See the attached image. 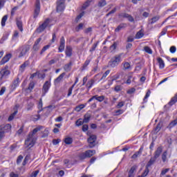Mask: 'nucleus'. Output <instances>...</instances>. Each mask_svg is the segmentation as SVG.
<instances>
[{
  "label": "nucleus",
  "instance_id": "19",
  "mask_svg": "<svg viewBox=\"0 0 177 177\" xmlns=\"http://www.w3.org/2000/svg\"><path fill=\"white\" fill-rule=\"evenodd\" d=\"M91 117H92V115H91V113H87L84 115V118L83 120V122L85 124H88V122H89L90 120H91Z\"/></svg>",
  "mask_w": 177,
  "mask_h": 177
},
{
  "label": "nucleus",
  "instance_id": "34",
  "mask_svg": "<svg viewBox=\"0 0 177 177\" xmlns=\"http://www.w3.org/2000/svg\"><path fill=\"white\" fill-rule=\"evenodd\" d=\"M110 74V70H107L102 76V77L100 79L98 82H100V81H103Z\"/></svg>",
  "mask_w": 177,
  "mask_h": 177
},
{
  "label": "nucleus",
  "instance_id": "2",
  "mask_svg": "<svg viewBox=\"0 0 177 177\" xmlns=\"http://www.w3.org/2000/svg\"><path fill=\"white\" fill-rule=\"evenodd\" d=\"M122 56H124V53H120L113 56L108 63L109 67L115 68L122 62Z\"/></svg>",
  "mask_w": 177,
  "mask_h": 177
},
{
  "label": "nucleus",
  "instance_id": "49",
  "mask_svg": "<svg viewBox=\"0 0 177 177\" xmlns=\"http://www.w3.org/2000/svg\"><path fill=\"white\" fill-rule=\"evenodd\" d=\"M42 99H40L39 104H38V109H39V111L38 113H41V111H42Z\"/></svg>",
  "mask_w": 177,
  "mask_h": 177
},
{
  "label": "nucleus",
  "instance_id": "35",
  "mask_svg": "<svg viewBox=\"0 0 177 177\" xmlns=\"http://www.w3.org/2000/svg\"><path fill=\"white\" fill-rule=\"evenodd\" d=\"M149 172H150V170L149 169V167L147 166H146L144 172L141 175V177H146V176H147V175H149Z\"/></svg>",
  "mask_w": 177,
  "mask_h": 177
},
{
  "label": "nucleus",
  "instance_id": "20",
  "mask_svg": "<svg viewBox=\"0 0 177 177\" xmlns=\"http://www.w3.org/2000/svg\"><path fill=\"white\" fill-rule=\"evenodd\" d=\"M160 20V16L157 15L155 17H153L151 19H149V24H154L155 23H157Z\"/></svg>",
  "mask_w": 177,
  "mask_h": 177
},
{
  "label": "nucleus",
  "instance_id": "13",
  "mask_svg": "<svg viewBox=\"0 0 177 177\" xmlns=\"http://www.w3.org/2000/svg\"><path fill=\"white\" fill-rule=\"evenodd\" d=\"M30 66V62L26 61L24 64H22L19 66V71L20 73H24V70H26V67H28Z\"/></svg>",
  "mask_w": 177,
  "mask_h": 177
},
{
  "label": "nucleus",
  "instance_id": "9",
  "mask_svg": "<svg viewBox=\"0 0 177 177\" xmlns=\"http://www.w3.org/2000/svg\"><path fill=\"white\" fill-rule=\"evenodd\" d=\"M66 46V40L64 39V37H62L59 41V46L58 48V52L62 53L64 50V48Z\"/></svg>",
  "mask_w": 177,
  "mask_h": 177
},
{
  "label": "nucleus",
  "instance_id": "60",
  "mask_svg": "<svg viewBox=\"0 0 177 177\" xmlns=\"http://www.w3.org/2000/svg\"><path fill=\"white\" fill-rule=\"evenodd\" d=\"M83 132H86V131H88V129H89V127L88 126V124H84L82 126V128Z\"/></svg>",
  "mask_w": 177,
  "mask_h": 177
},
{
  "label": "nucleus",
  "instance_id": "6",
  "mask_svg": "<svg viewBox=\"0 0 177 177\" xmlns=\"http://www.w3.org/2000/svg\"><path fill=\"white\" fill-rule=\"evenodd\" d=\"M30 50V46L25 45L22 46L19 48V57H23V56H25V55Z\"/></svg>",
  "mask_w": 177,
  "mask_h": 177
},
{
  "label": "nucleus",
  "instance_id": "38",
  "mask_svg": "<svg viewBox=\"0 0 177 177\" xmlns=\"http://www.w3.org/2000/svg\"><path fill=\"white\" fill-rule=\"evenodd\" d=\"M177 125V118L175 119L174 120L171 121L169 124V128H174V127H176Z\"/></svg>",
  "mask_w": 177,
  "mask_h": 177
},
{
  "label": "nucleus",
  "instance_id": "31",
  "mask_svg": "<svg viewBox=\"0 0 177 177\" xmlns=\"http://www.w3.org/2000/svg\"><path fill=\"white\" fill-rule=\"evenodd\" d=\"M135 171H136V166H133L131 167V168L130 169L129 171V176L131 177H133L134 174L133 172H135Z\"/></svg>",
  "mask_w": 177,
  "mask_h": 177
},
{
  "label": "nucleus",
  "instance_id": "5",
  "mask_svg": "<svg viewBox=\"0 0 177 177\" xmlns=\"http://www.w3.org/2000/svg\"><path fill=\"white\" fill-rule=\"evenodd\" d=\"M40 12H41L40 0H36L35 8L34 15H33L34 19H37L38 17V15H39Z\"/></svg>",
  "mask_w": 177,
  "mask_h": 177
},
{
  "label": "nucleus",
  "instance_id": "16",
  "mask_svg": "<svg viewBox=\"0 0 177 177\" xmlns=\"http://www.w3.org/2000/svg\"><path fill=\"white\" fill-rule=\"evenodd\" d=\"M157 62L159 64V68L162 70V68H164V67H165V63L164 62V60L161 57H158Z\"/></svg>",
  "mask_w": 177,
  "mask_h": 177
},
{
  "label": "nucleus",
  "instance_id": "12",
  "mask_svg": "<svg viewBox=\"0 0 177 177\" xmlns=\"http://www.w3.org/2000/svg\"><path fill=\"white\" fill-rule=\"evenodd\" d=\"M161 153H162V147H158L153 153V157L158 158L161 156Z\"/></svg>",
  "mask_w": 177,
  "mask_h": 177
},
{
  "label": "nucleus",
  "instance_id": "21",
  "mask_svg": "<svg viewBox=\"0 0 177 177\" xmlns=\"http://www.w3.org/2000/svg\"><path fill=\"white\" fill-rule=\"evenodd\" d=\"M86 156L87 158H90V157H92V156L96 154V151L95 150H87L85 151Z\"/></svg>",
  "mask_w": 177,
  "mask_h": 177
},
{
  "label": "nucleus",
  "instance_id": "26",
  "mask_svg": "<svg viewBox=\"0 0 177 177\" xmlns=\"http://www.w3.org/2000/svg\"><path fill=\"white\" fill-rule=\"evenodd\" d=\"M92 2H93V0H87L82 6V9L84 10H85V9H86V8H88V6H91V3H92Z\"/></svg>",
  "mask_w": 177,
  "mask_h": 177
},
{
  "label": "nucleus",
  "instance_id": "43",
  "mask_svg": "<svg viewBox=\"0 0 177 177\" xmlns=\"http://www.w3.org/2000/svg\"><path fill=\"white\" fill-rule=\"evenodd\" d=\"M35 86V84L34 83V82H31L28 87V91H32L34 89Z\"/></svg>",
  "mask_w": 177,
  "mask_h": 177
},
{
  "label": "nucleus",
  "instance_id": "25",
  "mask_svg": "<svg viewBox=\"0 0 177 177\" xmlns=\"http://www.w3.org/2000/svg\"><path fill=\"white\" fill-rule=\"evenodd\" d=\"M71 66H73V62H70L68 64H66L64 66V71L68 72L71 70Z\"/></svg>",
  "mask_w": 177,
  "mask_h": 177
},
{
  "label": "nucleus",
  "instance_id": "40",
  "mask_svg": "<svg viewBox=\"0 0 177 177\" xmlns=\"http://www.w3.org/2000/svg\"><path fill=\"white\" fill-rule=\"evenodd\" d=\"M49 48H50V44H48V45L44 46L40 52V55H43L46 50H48V49H49Z\"/></svg>",
  "mask_w": 177,
  "mask_h": 177
},
{
  "label": "nucleus",
  "instance_id": "54",
  "mask_svg": "<svg viewBox=\"0 0 177 177\" xmlns=\"http://www.w3.org/2000/svg\"><path fill=\"white\" fill-rule=\"evenodd\" d=\"M23 156L21 155H19L18 157H17V165H19V164H20L21 162V161H23Z\"/></svg>",
  "mask_w": 177,
  "mask_h": 177
},
{
  "label": "nucleus",
  "instance_id": "17",
  "mask_svg": "<svg viewBox=\"0 0 177 177\" xmlns=\"http://www.w3.org/2000/svg\"><path fill=\"white\" fill-rule=\"evenodd\" d=\"M19 84H20V78L17 77L16 80L13 81L12 84L11 86L13 90L16 89L17 86H19Z\"/></svg>",
  "mask_w": 177,
  "mask_h": 177
},
{
  "label": "nucleus",
  "instance_id": "28",
  "mask_svg": "<svg viewBox=\"0 0 177 177\" xmlns=\"http://www.w3.org/2000/svg\"><path fill=\"white\" fill-rule=\"evenodd\" d=\"M107 5V1L106 0H100L97 3L98 8H104Z\"/></svg>",
  "mask_w": 177,
  "mask_h": 177
},
{
  "label": "nucleus",
  "instance_id": "33",
  "mask_svg": "<svg viewBox=\"0 0 177 177\" xmlns=\"http://www.w3.org/2000/svg\"><path fill=\"white\" fill-rule=\"evenodd\" d=\"M17 26L19 28V30L23 32V22L20 20L17 21Z\"/></svg>",
  "mask_w": 177,
  "mask_h": 177
},
{
  "label": "nucleus",
  "instance_id": "37",
  "mask_svg": "<svg viewBox=\"0 0 177 177\" xmlns=\"http://www.w3.org/2000/svg\"><path fill=\"white\" fill-rule=\"evenodd\" d=\"M93 84H95V80H91L88 81L86 84L88 89H91V88H92V86H93Z\"/></svg>",
  "mask_w": 177,
  "mask_h": 177
},
{
  "label": "nucleus",
  "instance_id": "61",
  "mask_svg": "<svg viewBox=\"0 0 177 177\" xmlns=\"http://www.w3.org/2000/svg\"><path fill=\"white\" fill-rule=\"evenodd\" d=\"M3 138H5V133L2 131V129L0 127V140H2Z\"/></svg>",
  "mask_w": 177,
  "mask_h": 177
},
{
  "label": "nucleus",
  "instance_id": "1",
  "mask_svg": "<svg viewBox=\"0 0 177 177\" xmlns=\"http://www.w3.org/2000/svg\"><path fill=\"white\" fill-rule=\"evenodd\" d=\"M41 129H44V127L38 126L37 127L33 129L32 132H30L28 134V138L25 141V145L28 147H32V146L35 145V141L34 140V135H35L37 132H39V131H41Z\"/></svg>",
  "mask_w": 177,
  "mask_h": 177
},
{
  "label": "nucleus",
  "instance_id": "46",
  "mask_svg": "<svg viewBox=\"0 0 177 177\" xmlns=\"http://www.w3.org/2000/svg\"><path fill=\"white\" fill-rule=\"evenodd\" d=\"M66 145H71L73 143V138H66L64 140Z\"/></svg>",
  "mask_w": 177,
  "mask_h": 177
},
{
  "label": "nucleus",
  "instance_id": "44",
  "mask_svg": "<svg viewBox=\"0 0 177 177\" xmlns=\"http://www.w3.org/2000/svg\"><path fill=\"white\" fill-rule=\"evenodd\" d=\"M132 74H129L127 75V80L126 82V84H127L128 85H129V84H131L132 82Z\"/></svg>",
  "mask_w": 177,
  "mask_h": 177
},
{
  "label": "nucleus",
  "instance_id": "64",
  "mask_svg": "<svg viewBox=\"0 0 177 177\" xmlns=\"http://www.w3.org/2000/svg\"><path fill=\"white\" fill-rule=\"evenodd\" d=\"M10 177H19V174L12 171L11 173H10Z\"/></svg>",
  "mask_w": 177,
  "mask_h": 177
},
{
  "label": "nucleus",
  "instance_id": "39",
  "mask_svg": "<svg viewBox=\"0 0 177 177\" xmlns=\"http://www.w3.org/2000/svg\"><path fill=\"white\" fill-rule=\"evenodd\" d=\"M8 20V15H4L1 19V26L2 27H5V24L6 21Z\"/></svg>",
  "mask_w": 177,
  "mask_h": 177
},
{
  "label": "nucleus",
  "instance_id": "48",
  "mask_svg": "<svg viewBox=\"0 0 177 177\" xmlns=\"http://www.w3.org/2000/svg\"><path fill=\"white\" fill-rule=\"evenodd\" d=\"M48 136H49V130H48V129H46L44 132H43V135H42V138H48Z\"/></svg>",
  "mask_w": 177,
  "mask_h": 177
},
{
  "label": "nucleus",
  "instance_id": "52",
  "mask_svg": "<svg viewBox=\"0 0 177 177\" xmlns=\"http://www.w3.org/2000/svg\"><path fill=\"white\" fill-rule=\"evenodd\" d=\"M84 15H85L84 12H81L79 15H77V17H76L75 21L77 22L80 21V19H81L82 18V17L84 16Z\"/></svg>",
  "mask_w": 177,
  "mask_h": 177
},
{
  "label": "nucleus",
  "instance_id": "32",
  "mask_svg": "<svg viewBox=\"0 0 177 177\" xmlns=\"http://www.w3.org/2000/svg\"><path fill=\"white\" fill-rule=\"evenodd\" d=\"M18 111L17 110L15 111L14 113H12L9 117H8V121H13L15 120V117H16V115L17 114Z\"/></svg>",
  "mask_w": 177,
  "mask_h": 177
},
{
  "label": "nucleus",
  "instance_id": "57",
  "mask_svg": "<svg viewBox=\"0 0 177 177\" xmlns=\"http://www.w3.org/2000/svg\"><path fill=\"white\" fill-rule=\"evenodd\" d=\"M38 174H39V170H36L31 174L30 177H37Z\"/></svg>",
  "mask_w": 177,
  "mask_h": 177
},
{
  "label": "nucleus",
  "instance_id": "10",
  "mask_svg": "<svg viewBox=\"0 0 177 177\" xmlns=\"http://www.w3.org/2000/svg\"><path fill=\"white\" fill-rule=\"evenodd\" d=\"M0 128L4 133H6L8 132H10L12 129V125L10 124H7L6 125L3 124L0 126Z\"/></svg>",
  "mask_w": 177,
  "mask_h": 177
},
{
  "label": "nucleus",
  "instance_id": "45",
  "mask_svg": "<svg viewBox=\"0 0 177 177\" xmlns=\"http://www.w3.org/2000/svg\"><path fill=\"white\" fill-rule=\"evenodd\" d=\"M150 93H151V92L150 91V90H148L145 97H144L145 103H146L147 102V100L150 97Z\"/></svg>",
  "mask_w": 177,
  "mask_h": 177
},
{
  "label": "nucleus",
  "instance_id": "53",
  "mask_svg": "<svg viewBox=\"0 0 177 177\" xmlns=\"http://www.w3.org/2000/svg\"><path fill=\"white\" fill-rule=\"evenodd\" d=\"M82 28H84V24L81 23L76 27L75 30L78 32L82 30Z\"/></svg>",
  "mask_w": 177,
  "mask_h": 177
},
{
  "label": "nucleus",
  "instance_id": "3",
  "mask_svg": "<svg viewBox=\"0 0 177 177\" xmlns=\"http://www.w3.org/2000/svg\"><path fill=\"white\" fill-rule=\"evenodd\" d=\"M10 75V71L6 68H3L0 71V83L3 80H6Z\"/></svg>",
  "mask_w": 177,
  "mask_h": 177
},
{
  "label": "nucleus",
  "instance_id": "23",
  "mask_svg": "<svg viewBox=\"0 0 177 177\" xmlns=\"http://www.w3.org/2000/svg\"><path fill=\"white\" fill-rule=\"evenodd\" d=\"M127 24H120L115 29V32H119V31H121V30L126 28Z\"/></svg>",
  "mask_w": 177,
  "mask_h": 177
},
{
  "label": "nucleus",
  "instance_id": "41",
  "mask_svg": "<svg viewBox=\"0 0 177 177\" xmlns=\"http://www.w3.org/2000/svg\"><path fill=\"white\" fill-rule=\"evenodd\" d=\"M167 156H168V152L167 151H165V152H163V153L162 154V160L165 162L167 161Z\"/></svg>",
  "mask_w": 177,
  "mask_h": 177
},
{
  "label": "nucleus",
  "instance_id": "59",
  "mask_svg": "<svg viewBox=\"0 0 177 177\" xmlns=\"http://www.w3.org/2000/svg\"><path fill=\"white\" fill-rule=\"evenodd\" d=\"M5 92H6V87H5V86L1 87V88L0 90V96H2V95H3V93H5Z\"/></svg>",
  "mask_w": 177,
  "mask_h": 177
},
{
  "label": "nucleus",
  "instance_id": "55",
  "mask_svg": "<svg viewBox=\"0 0 177 177\" xmlns=\"http://www.w3.org/2000/svg\"><path fill=\"white\" fill-rule=\"evenodd\" d=\"M32 107H34V103L30 102L28 104L26 109L28 110V111H30V110H32Z\"/></svg>",
  "mask_w": 177,
  "mask_h": 177
},
{
  "label": "nucleus",
  "instance_id": "15",
  "mask_svg": "<svg viewBox=\"0 0 177 177\" xmlns=\"http://www.w3.org/2000/svg\"><path fill=\"white\" fill-rule=\"evenodd\" d=\"M12 57V54H7L6 56L3 57V59L1 61V64H5V63H8V60H10V58Z\"/></svg>",
  "mask_w": 177,
  "mask_h": 177
},
{
  "label": "nucleus",
  "instance_id": "18",
  "mask_svg": "<svg viewBox=\"0 0 177 177\" xmlns=\"http://www.w3.org/2000/svg\"><path fill=\"white\" fill-rule=\"evenodd\" d=\"M162 127V122H159L157 126L154 128L155 133H158L160 131H161Z\"/></svg>",
  "mask_w": 177,
  "mask_h": 177
},
{
  "label": "nucleus",
  "instance_id": "24",
  "mask_svg": "<svg viewBox=\"0 0 177 177\" xmlns=\"http://www.w3.org/2000/svg\"><path fill=\"white\" fill-rule=\"evenodd\" d=\"M145 33H143V30H139L135 36L136 39H140V38H143Z\"/></svg>",
  "mask_w": 177,
  "mask_h": 177
},
{
  "label": "nucleus",
  "instance_id": "29",
  "mask_svg": "<svg viewBox=\"0 0 177 177\" xmlns=\"http://www.w3.org/2000/svg\"><path fill=\"white\" fill-rule=\"evenodd\" d=\"M176 102H177V93L175 95V96L173 98H171V100L169 102V106H174V104H175Z\"/></svg>",
  "mask_w": 177,
  "mask_h": 177
},
{
  "label": "nucleus",
  "instance_id": "22",
  "mask_svg": "<svg viewBox=\"0 0 177 177\" xmlns=\"http://www.w3.org/2000/svg\"><path fill=\"white\" fill-rule=\"evenodd\" d=\"M156 160H157V158H156L154 156L151 158L147 164L146 167H148V168L151 167V165H153V164H154L156 162Z\"/></svg>",
  "mask_w": 177,
  "mask_h": 177
},
{
  "label": "nucleus",
  "instance_id": "56",
  "mask_svg": "<svg viewBox=\"0 0 177 177\" xmlns=\"http://www.w3.org/2000/svg\"><path fill=\"white\" fill-rule=\"evenodd\" d=\"M142 154L138 151L131 156V158H138V157L140 156Z\"/></svg>",
  "mask_w": 177,
  "mask_h": 177
},
{
  "label": "nucleus",
  "instance_id": "8",
  "mask_svg": "<svg viewBox=\"0 0 177 177\" xmlns=\"http://www.w3.org/2000/svg\"><path fill=\"white\" fill-rule=\"evenodd\" d=\"M65 0H59L57 2V12H63L66 6L64 5Z\"/></svg>",
  "mask_w": 177,
  "mask_h": 177
},
{
  "label": "nucleus",
  "instance_id": "58",
  "mask_svg": "<svg viewBox=\"0 0 177 177\" xmlns=\"http://www.w3.org/2000/svg\"><path fill=\"white\" fill-rule=\"evenodd\" d=\"M129 14H127V13H121V14H120L119 15V16L120 17H124V18H125V19H128V17H129Z\"/></svg>",
  "mask_w": 177,
  "mask_h": 177
},
{
  "label": "nucleus",
  "instance_id": "7",
  "mask_svg": "<svg viewBox=\"0 0 177 177\" xmlns=\"http://www.w3.org/2000/svg\"><path fill=\"white\" fill-rule=\"evenodd\" d=\"M96 139H97V137H96V136H95V135H91V136H90V137L88 138V143H89V145H88V147L90 148V149H92V148H93V147H95V142H96Z\"/></svg>",
  "mask_w": 177,
  "mask_h": 177
},
{
  "label": "nucleus",
  "instance_id": "14",
  "mask_svg": "<svg viewBox=\"0 0 177 177\" xmlns=\"http://www.w3.org/2000/svg\"><path fill=\"white\" fill-rule=\"evenodd\" d=\"M65 53L67 57H71V56H73V48H71V46H67L65 50Z\"/></svg>",
  "mask_w": 177,
  "mask_h": 177
},
{
  "label": "nucleus",
  "instance_id": "42",
  "mask_svg": "<svg viewBox=\"0 0 177 177\" xmlns=\"http://www.w3.org/2000/svg\"><path fill=\"white\" fill-rule=\"evenodd\" d=\"M144 50L145 52H146L147 53H149V55H151V53H153V50H151V48H150V47L149 46L144 47Z\"/></svg>",
  "mask_w": 177,
  "mask_h": 177
},
{
  "label": "nucleus",
  "instance_id": "27",
  "mask_svg": "<svg viewBox=\"0 0 177 177\" xmlns=\"http://www.w3.org/2000/svg\"><path fill=\"white\" fill-rule=\"evenodd\" d=\"M64 75H66V73H62L59 77H57L55 80V84H59V82H60V81H62V80H63V78L64 77Z\"/></svg>",
  "mask_w": 177,
  "mask_h": 177
},
{
  "label": "nucleus",
  "instance_id": "36",
  "mask_svg": "<svg viewBox=\"0 0 177 177\" xmlns=\"http://www.w3.org/2000/svg\"><path fill=\"white\" fill-rule=\"evenodd\" d=\"M84 123V122L82 120V118H80L75 122V125L76 127H81V125H83Z\"/></svg>",
  "mask_w": 177,
  "mask_h": 177
},
{
  "label": "nucleus",
  "instance_id": "4",
  "mask_svg": "<svg viewBox=\"0 0 177 177\" xmlns=\"http://www.w3.org/2000/svg\"><path fill=\"white\" fill-rule=\"evenodd\" d=\"M52 20H50V19H46L44 22L40 25L39 26V28H37V31L38 32H42L43 31L45 30V28H46L48 27V26H49V24H50Z\"/></svg>",
  "mask_w": 177,
  "mask_h": 177
},
{
  "label": "nucleus",
  "instance_id": "30",
  "mask_svg": "<svg viewBox=\"0 0 177 177\" xmlns=\"http://www.w3.org/2000/svg\"><path fill=\"white\" fill-rule=\"evenodd\" d=\"M122 66L123 67V70H129V68H131V64L129 62H123Z\"/></svg>",
  "mask_w": 177,
  "mask_h": 177
},
{
  "label": "nucleus",
  "instance_id": "50",
  "mask_svg": "<svg viewBox=\"0 0 177 177\" xmlns=\"http://www.w3.org/2000/svg\"><path fill=\"white\" fill-rule=\"evenodd\" d=\"M118 45V43L117 41H115L113 45L111 46L110 49L111 50H115L117 49V46Z\"/></svg>",
  "mask_w": 177,
  "mask_h": 177
},
{
  "label": "nucleus",
  "instance_id": "63",
  "mask_svg": "<svg viewBox=\"0 0 177 177\" xmlns=\"http://www.w3.org/2000/svg\"><path fill=\"white\" fill-rule=\"evenodd\" d=\"M169 50L171 53H175V52H176V47L175 46H172L170 47Z\"/></svg>",
  "mask_w": 177,
  "mask_h": 177
},
{
  "label": "nucleus",
  "instance_id": "62",
  "mask_svg": "<svg viewBox=\"0 0 177 177\" xmlns=\"http://www.w3.org/2000/svg\"><path fill=\"white\" fill-rule=\"evenodd\" d=\"M97 102H103L104 100V95L98 96L97 95Z\"/></svg>",
  "mask_w": 177,
  "mask_h": 177
},
{
  "label": "nucleus",
  "instance_id": "47",
  "mask_svg": "<svg viewBox=\"0 0 177 177\" xmlns=\"http://www.w3.org/2000/svg\"><path fill=\"white\" fill-rule=\"evenodd\" d=\"M89 63H91V59H86L84 62V64L82 66V68L83 70H85L86 67H88V66H89Z\"/></svg>",
  "mask_w": 177,
  "mask_h": 177
},
{
  "label": "nucleus",
  "instance_id": "51",
  "mask_svg": "<svg viewBox=\"0 0 177 177\" xmlns=\"http://www.w3.org/2000/svg\"><path fill=\"white\" fill-rule=\"evenodd\" d=\"M79 158L80 160H85V158H87L86 153L85 152L80 153L79 155Z\"/></svg>",
  "mask_w": 177,
  "mask_h": 177
},
{
  "label": "nucleus",
  "instance_id": "11",
  "mask_svg": "<svg viewBox=\"0 0 177 177\" xmlns=\"http://www.w3.org/2000/svg\"><path fill=\"white\" fill-rule=\"evenodd\" d=\"M49 88H50V82L46 81L43 85V96H45V95L48 93V91H49Z\"/></svg>",
  "mask_w": 177,
  "mask_h": 177
}]
</instances>
